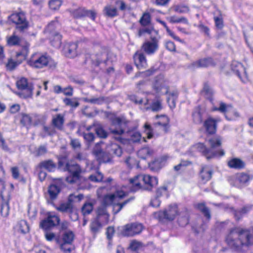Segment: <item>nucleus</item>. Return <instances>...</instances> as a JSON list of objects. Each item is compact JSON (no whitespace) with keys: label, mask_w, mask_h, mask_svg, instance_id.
Listing matches in <instances>:
<instances>
[{"label":"nucleus","mask_w":253,"mask_h":253,"mask_svg":"<svg viewBox=\"0 0 253 253\" xmlns=\"http://www.w3.org/2000/svg\"><path fill=\"white\" fill-rule=\"evenodd\" d=\"M229 247L235 252L241 253L253 246V228L236 227L231 230L226 238Z\"/></svg>","instance_id":"1"},{"label":"nucleus","mask_w":253,"mask_h":253,"mask_svg":"<svg viewBox=\"0 0 253 253\" xmlns=\"http://www.w3.org/2000/svg\"><path fill=\"white\" fill-rule=\"evenodd\" d=\"M207 141L210 145V148H207L203 143H199L194 145L192 148L201 153L208 160L224 155V150L220 148L222 138L220 136L208 138Z\"/></svg>","instance_id":"2"},{"label":"nucleus","mask_w":253,"mask_h":253,"mask_svg":"<svg viewBox=\"0 0 253 253\" xmlns=\"http://www.w3.org/2000/svg\"><path fill=\"white\" fill-rule=\"evenodd\" d=\"M63 169L70 173L66 178V181L68 183H77L80 185L81 188L84 189L90 188V184L88 180L81 175L82 169L79 165L66 163Z\"/></svg>","instance_id":"3"},{"label":"nucleus","mask_w":253,"mask_h":253,"mask_svg":"<svg viewBox=\"0 0 253 253\" xmlns=\"http://www.w3.org/2000/svg\"><path fill=\"white\" fill-rule=\"evenodd\" d=\"M129 183L136 190L143 188L150 190L153 186L158 184V180L156 177L151 176L149 175L140 174L136 176L133 178H130Z\"/></svg>","instance_id":"4"},{"label":"nucleus","mask_w":253,"mask_h":253,"mask_svg":"<svg viewBox=\"0 0 253 253\" xmlns=\"http://www.w3.org/2000/svg\"><path fill=\"white\" fill-rule=\"evenodd\" d=\"M27 64L34 68H42L48 67L50 69L55 68L56 64L49 56L33 54L27 61Z\"/></svg>","instance_id":"5"},{"label":"nucleus","mask_w":253,"mask_h":253,"mask_svg":"<svg viewBox=\"0 0 253 253\" xmlns=\"http://www.w3.org/2000/svg\"><path fill=\"white\" fill-rule=\"evenodd\" d=\"M75 235L71 230L65 231L60 236L58 235L56 239V243L59 245L60 250L65 253H70L74 247L73 242Z\"/></svg>","instance_id":"6"},{"label":"nucleus","mask_w":253,"mask_h":253,"mask_svg":"<svg viewBox=\"0 0 253 253\" xmlns=\"http://www.w3.org/2000/svg\"><path fill=\"white\" fill-rule=\"evenodd\" d=\"M6 42L9 46L19 45L21 47V50L16 53V58L20 57V56H24L25 58L26 56H28L30 44L27 41L14 34L12 36L7 37Z\"/></svg>","instance_id":"7"},{"label":"nucleus","mask_w":253,"mask_h":253,"mask_svg":"<svg viewBox=\"0 0 253 253\" xmlns=\"http://www.w3.org/2000/svg\"><path fill=\"white\" fill-rule=\"evenodd\" d=\"M150 37V41L145 42L141 46V49L148 55L153 54L159 48L161 37L159 34Z\"/></svg>","instance_id":"8"},{"label":"nucleus","mask_w":253,"mask_h":253,"mask_svg":"<svg viewBox=\"0 0 253 253\" xmlns=\"http://www.w3.org/2000/svg\"><path fill=\"white\" fill-rule=\"evenodd\" d=\"M9 20L16 25V29L23 32L29 27V23L23 12L13 13L9 16Z\"/></svg>","instance_id":"9"},{"label":"nucleus","mask_w":253,"mask_h":253,"mask_svg":"<svg viewBox=\"0 0 253 253\" xmlns=\"http://www.w3.org/2000/svg\"><path fill=\"white\" fill-rule=\"evenodd\" d=\"M60 219L58 216L48 213L47 217L40 222V226L45 231H48L59 224Z\"/></svg>","instance_id":"10"},{"label":"nucleus","mask_w":253,"mask_h":253,"mask_svg":"<svg viewBox=\"0 0 253 253\" xmlns=\"http://www.w3.org/2000/svg\"><path fill=\"white\" fill-rule=\"evenodd\" d=\"M143 227L141 224L132 223L123 226L121 234L124 236H133L140 233Z\"/></svg>","instance_id":"11"},{"label":"nucleus","mask_w":253,"mask_h":253,"mask_svg":"<svg viewBox=\"0 0 253 253\" xmlns=\"http://www.w3.org/2000/svg\"><path fill=\"white\" fill-rule=\"evenodd\" d=\"M177 214V207L176 205H173L169 206L167 210L156 213L155 216L160 220L164 219L173 220Z\"/></svg>","instance_id":"12"},{"label":"nucleus","mask_w":253,"mask_h":253,"mask_svg":"<svg viewBox=\"0 0 253 253\" xmlns=\"http://www.w3.org/2000/svg\"><path fill=\"white\" fill-rule=\"evenodd\" d=\"M16 85L19 89L22 91L20 93V95H23V97H31L32 96L33 88L31 86L28 85L27 79L22 78L17 81Z\"/></svg>","instance_id":"13"},{"label":"nucleus","mask_w":253,"mask_h":253,"mask_svg":"<svg viewBox=\"0 0 253 253\" xmlns=\"http://www.w3.org/2000/svg\"><path fill=\"white\" fill-rule=\"evenodd\" d=\"M126 196L125 192L123 191H117L115 193L105 195L103 199L102 203L107 207L113 205L118 199H122Z\"/></svg>","instance_id":"14"},{"label":"nucleus","mask_w":253,"mask_h":253,"mask_svg":"<svg viewBox=\"0 0 253 253\" xmlns=\"http://www.w3.org/2000/svg\"><path fill=\"white\" fill-rule=\"evenodd\" d=\"M251 177L250 175L244 172H241L234 175L231 181V184L238 187H241L249 182Z\"/></svg>","instance_id":"15"},{"label":"nucleus","mask_w":253,"mask_h":253,"mask_svg":"<svg viewBox=\"0 0 253 253\" xmlns=\"http://www.w3.org/2000/svg\"><path fill=\"white\" fill-rule=\"evenodd\" d=\"M72 14L74 18H79L85 16L90 17L93 20L96 17V13L93 10H88L83 7H80L72 12Z\"/></svg>","instance_id":"16"},{"label":"nucleus","mask_w":253,"mask_h":253,"mask_svg":"<svg viewBox=\"0 0 253 253\" xmlns=\"http://www.w3.org/2000/svg\"><path fill=\"white\" fill-rule=\"evenodd\" d=\"M77 43H67L63 48L64 54L69 58H74L77 55Z\"/></svg>","instance_id":"17"},{"label":"nucleus","mask_w":253,"mask_h":253,"mask_svg":"<svg viewBox=\"0 0 253 253\" xmlns=\"http://www.w3.org/2000/svg\"><path fill=\"white\" fill-rule=\"evenodd\" d=\"M73 202L74 197L73 196H69L67 202L60 204L56 208V209L62 212L72 213L73 211Z\"/></svg>","instance_id":"18"},{"label":"nucleus","mask_w":253,"mask_h":253,"mask_svg":"<svg viewBox=\"0 0 253 253\" xmlns=\"http://www.w3.org/2000/svg\"><path fill=\"white\" fill-rule=\"evenodd\" d=\"M56 168V164L51 159L41 162L36 167V169H45L48 172H53Z\"/></svg>","instance_id":"19"},{"label":"nucleus","mask_w":253,"mask_h":253,"mask_svg":"<svg viewBox=\"0 0 253 253\" xmlns=\"http://www.w3.org/2000/svg\"><path fill=\"white\" fill-rule=\"evenodd\" d=\"M205 114V111L204 109L200 106L195 108L192 115L193 122L196 124H202Z\"/></svg>","instance_id":"20"},{"label":"nucleus","mask_w":253,"mask_h":253,"mask_svg":"<svg viewBox=\"0 0 253 253\" xmlns=\"http://www.w3.org/2000/svg\"><path fill=\"white\" fill-rule=\"evenodd\" d=\"M135 64L139 69H145L147 67V60L143 53H136L134 56Z\"/></svg>","instance_id":"21"},{"label":"nucleus","mask_w":253,"mask_h":253,"mask_svg":"<svg viewBox=\"0 0 253 253\" xmlns=\"http://www.w3.org/2000/svg\"><path fill=\"white\" fill-rule=\"evenodd\" d=\"M204 126L207 133L209 134H212L215 133L216 130V123L214 119L211 118H208L205 121Z\"/></svg>","instance_id":"22"},{"label":"nucleus","mask_w":253,"mask_h":253,"mask_svg":"<svg viewBox=\"0 0 253 253\" xmlns=\"http://www.w3.org/2000/svg\"><path fill=\"white\" fill-rule=\"evenodd\" d=\"M122 121L119 118H116L112 121L113 126L116 127L118 126V128H110V130L111 133L114 134L120 135L124 133L125 130L122 127Z\"/></svg>","instance_id":"23"},{"label":"nucleus","mask_w":253,"mask_h":253,"mask_svg":"<svg viewBox=\"0 0 253 253\" xmlns=\"http://www.w3.org/2000/svg\"><path fill=\"white\" fill-rule=\"evenodd\" d=\"M100 143H96L92 150L93 154L100 163L105 162L104 158L106 155L105 153L100 146Z\"/></svg>","instance_id":"24"},{"label":"nucleus","mask_w":253,"mask_h":253,"mask_svg":"<svg viewBox=\"0 0 253 253\" xmlns=\"http://www.w3.org/2000/svg\"><path fill=\"white\" fill-rule=\"evenodd\" d=\"M228 166L231 169H241L245 168V163L240 159L234 158L231 159L227 163Z\"/></svg>","instance_id":"25"},{"label":"nucleus","mask_w":253,"mask_h":253,"mask_svg":"<svg viewBox=\"0 0 253 253\" xmlns=\"http://www.w3.org/2000/svg\"><path fill=\"white\" fill-rule=\"evenodd\" d=\"M208 222L207 219L205 221L203 220L198 221L192 226L194 232L197 234L204 232L208 227Z\"/></svg>","instance_id":"26"},{"label":"nucleus","mask_w":253,"mask_h":253,"mask_svg":"<svg viewBox=\"0 0 253 253\" xmlns=\"http://www.w3.org/2000/svg\"><path fill=\"white\" fill-rule=\"evenodd\" d=\"M21 58L18 59L16 58V60H14L11 58L8 59L7 63L6 64V67L7 70L9 71H12L14 70L19 65L21 64L23 61L26 59L27 56L25 58L24 56H20Z\"/></svg>","instance_id":"27"},{"label":"nucleus","mask_w":253,"mask_h":253,"mask_svg":"<svg viewBox=\"0 0 253 253\" xmlns=\"http://www.w3.org/2000/svg\"><path fill=\"white\" fill-rule=\"evenodd\" d=\"M165 80L163 75H159L155 78L153 86L157 92H159L165 87Z\"/></svg>","instance_id":"28"},{"label":"nucleus","mask_w":253,"mask_h":253,"mask_svg":"<svg viewBox=\"0 0 253 253\" xmlns=\"http://www.w3.org/2000/svg\"><path fill=\"white\" fill-rule=\"evenodd\" d=\"M156 118H161V119L159 122L155 124L156 126H159L162 127L163 130L165 132H167L168 131V129L169 127V119L168 117L165 115H161L159 116L157 115L156 116Z\"/></svg>","instance_id":"29"},{"label":"nucleus","mask_w":253,"mask_h":253,"mask_svg":"<svg viewBox=\"0 0 253 253\" xmlns=\"http://www.w3.org/2000/svg\"><path fill=\"white\" fill-rule=\"evenodd\" d=\"M133 199V197H130L122 203L119 202L118 201L119 199H118L112 205L113 213L115 214H117L122 210L125 206Z\"/></svg>","instance_id":"30"},{"label":"nucleus","mask_w":253,"mask_h":253,"mask_svg":"<svg viewBox=\"0 0 253 253\" xmlns=\"http://www.w3.org/2000/svg\"><path fill=\"white\" fill-rule=\"evenodd\" d=\"M194 65L197 67H208L211 66H214L215 63L213 59L211 57L201 59L194 63Z\"/></svg>","instance_id":"31"},{"label":"nucleus","mask_w":253,"mask_h":253,"mask_svg":"<svg viewBox=\"0 0 253 253\" xmlns=\"http://www.w3.org/2000/svg\"><path fill=\"white\" fill-rule=\"evenodd\" d=\"M212 170L207 168H203L201 170L200 176L201 181L205 183L210 180L212 176Z\"/></svg>","instance_id":"32"},{"label":"nucleus","mask_w":253,"mask_h":253,"mask_svg":"<svg viewBox=\"0 0 253 253\" xmlns=\"http://www.w3.org/2000/svg\"><path fill=\"white\" fill-rule=\"evenodd\" d=\"M232 70L235 73V74L241 78V74L242 73L244 74L246 73L245 68L243 65L238 62L233 61L231 64Z\"/></svg>","instance_id":"33"},{"label":"nucleus","mask_w":253,"mask_h":253,"mask_svg":"<svg viewBox=\"0 0 253 253\" xmlns=\"http://www.w3.org/2000/svg\"><path fill=\"white\" fill-rule=\"evenodd\" d=\"M196 207L204 214L207 221H209L211 218V211L205 203H198L196 205Z\"/></svg>","instance_id":"34"},{"label":"nucleus","mask_w":253,"mask_h":253,"mask_svg":"<svg viewBox=\"0 0 253 253\" xmlns=\"http://www.w3.org/2000/svg\"><path fill=\"white\" fill-rule=\"evenodd\" d=\"M52 125L59 130H63L64 123V117L61 114H58L52 119Z\"/></svg>","instance_id":"35"},{"label":"nucleus","mask_w":253,"mask_h":253,"mask_svg":"<svg viewBox=\"0 0 253 253\" xmlns=\"http://www.w3.org/2000/svg\"><path fill=\"white\" fill-rule=\"evenodd\" d=\"M202 93L207 99L210 100V101H212L213 100L212 96L214 92L211 87L207 83H205L204 84Z\"/></svg>","instance_id":"36"},{"label":"nucleus","mask_w":253,"mask_h":253,"mask_svg":"<svg viewBox=\"0 0 253 253\" xmlns=\"http://www.w3.org/2000/svg\"><path fill=\"white\" fill-rule=\"evenodd\" d=\"M60 192V188L55 184L50 185L48 189V193L50 200H54L57 198V195Z\"/></svg>","instance_id":"37"},{"label":"nucleus","mask_w":253,"mask_h":253,"mask_svg":"<svg viewBox=\"0 0 253 253\" xmlns=\"http://www.w3.org/2000/svg\"><path fill=\"white\" fill-rule=\"evenodd\" d=\"M102 228V224L98 217L93 219L90 224V229L91 232L95 234L98 233Z\"/></svg>","instance_id":"38"},{"label":"nucleus","mask_w":253,"mask_h":253,"mask_svg":"<svg viewBox=\"0 0 253 253\" xmlns=\"http://www.w3.org/2000/svg\"><path fill=\"white\" fill-rule=\"evenodd\" d=\"M62 36L58 33H54L52 34V37L51 38V45L56 47L59 48L62 43Z\"/></svg>","instance_id":"39"},{"label":"nucleus","mask_w":253,"mask_h":253,"mask_svg":"<svg viewBox=\"0 0 253 253\" xmlns=\"http://www.w3.org/2000/svg\"><path fill=\"white\" fill-rule=\"evenodd\" d=\"M103 12L104 15L109 17H114L117 15V9L110 5L105 6Z\"/></svg>","instance_id":"40"},{"label":"nucleus","mask_w":253,"mask_h":253,"mask_svg":"<svg viewBox=\"0 0 253 253\" xmlns=\"http://www.w3.org/2000/svg\"><path fill=\"white\" fill-rule=\"evenodd\" d=\"M189 214L187 209L179 217L178 222L181 226H185L189 223Z\"/></svg>","instance_id":"41"},{"label":"nucleus","mask_w":253,"mask_h":253,"mask_svg":"<svg viewBox=\"0 0 253 253\" xmlns=\"http://www.w3.org/2000/svg\"><path fill=\"white\" fill-rule=\"evenodd\" d=\"M84 101L85 102L90 103L94 104L100 105L106 101V98L103 96L99 97L84 98Z\"/></svg>","instance_id":"42"},{"label":"nucleus","mask_w":253,"mask_h":253,"mask_svg":"<svg viewBox=\"0 0 253 253\" xmlns=\"http://www.w3.org/2000/svg\"><path fill=\"white\" fill-rule=\"evenodd\" d=\"M96 56V62L97 66H98L101 63H104L106 65L107 64V62L108 60V54L105 51H104L100 53H97Z\"/></svg>","instance_id":"43"},{"label":"nucleus","mask_w":253,"mask_h":253,"mask_svg":"<svg viewBox=\"0 0 253 253\" xmlns=\"http://www.w3.org/2000/svg\"><path fill=\"white\" fill-rule=\"evenodd\" d=\"M152 151L148 147H144L138 152V156L142 159H146L148 156H150L152 153Z\"/></svg>","instance_id":"44"},{"label":"nucleus","mask_w":253,"mask_h":253,"mask_svg":"<svg viewBox=\"0 0 253 253\" xmlns=\"http://www.w3.org/2000/svg\"><path fill=\"white\" fill-rule=\"evenodd\" d=\"M63 102L66 106H69L72 108H76L80 105V103L77 98H65L64 99Z\"/></svg>","instance_id":"45"},{"label":"nucleus","mask_w":253,"mask_h":253,"mask_svg":"<svg viewBox=\"0 0 253 253\" xmlns=\"http://www.w3.org/2000/svg\"><path fill=\"white\" fill-rule=\"evenodd\" d=\"M95 131L99 137L106 138L108 136V132L100 125L95 126Z\"/></svg>","instance_id":"46"},{"label":"nucleus","mask_w":253,"mask_h":253,"mask_svg":"<svg viewBox=\"0 0 253 253\" xmlns=\"http://www.w3.org/2000/svg\"><path fill=\"white\" fill-rule=\"evenodd\" d=\"M244 35L246 42L252 48V50L253 52V28H252L251 31L247 34L244 32Z\"/></svg>","instance_id":"47"},{"label":"nucleus","mask_w":253,"mask_h":253,"mask_svg":"<svg viewBox=\"0 0 253 253\" xmlns=\"http://www.w3.org/2000/svg\"><path fill=\"white\" fill-rule=\"evenodd\" d=\"M151 22V15L149 13L145 12L139 20V23L143 26H146Z\"/></svg>","instance_id":"48"},{"label":"nucleus","mask_w":253,"mask_h":253,"mask_svg":"<svg viewBox=\"0 0 253 253\" xmlns=\"http://www.w3.org/2000/svg\"><path fill=\"white\" fill-rule=\"evenodd\" d=\"M93 210V204L91 203L84 204L82 208V212L84 215L90 214Z\"/></svg>","instance_id":"49"},{"label":"nucleus","mask_w":253,"mask_h":253,"mask_svg":"<svg viewBox=\"0 0 253 253\" xmlns=\"http://www.w3.org/2000/svg\"><path fill=\"white\" fill-rule=\"evenodd\" d=\"M157 21L161 23L163 26L166 28L167 32L174 39L176 40V41L182 42L181 40L178 37L174 35L173 33L169 28V27L167 26L166 23L164 22V21H162L160 19H157Z\"/></svg>","instance_id":"50"},{"label":"nucleus","mask_w":253,"mask_h":253,"mask_svg":"<svg viewBox=\"0 0 253 253\" xmlns=\"http://www.w3.org/2000/svg\"><path fill=\"white\" fill-rule=\"evenodd\" d=\"M103 178V174L99 171H97L96 174L90 175L89 176V179L91 181L96 182H99L102 181Z\"/></svg>","instance_id":"51"},{"label":"nucleus","mask_w":253,"mask_h":253,"mask_svg":"<svg viewBox=\"0 0 253 253\" xmlns=\"http://www.w3.org/2000/svg\"><path fill=\"white\" fill-rule=\"evenodd\" d=\"M168 19L170 23H172L183 22L185 24H188L187 19L184 17L177 18L175 16H172L169 17Z\"/></svg>","instance_id":"52"},{"label":"nucleus","mask_w":253,"mask_h":253,"mask_svg":"<svg viewBox=\"0 0 253 253\" xmlns=\"http://www.w3.org/2000/svg\"><path fill=\"white\" fill-rule=\"evenodd\" d=\"M177 93L172 92L170 93V96L168 98V102L170 108H174L175 106V101L177 98Z\"/></svg>","instance_id":"53"},{"label":"nucleus","mask_w":253,"mask_h":253,"mask_svg":"<svg viewBox=\"0 0 253 253\" xmlns=\"http://www.w3.org/2000/svg\"><path fill=\"white\" fill-rule=\"evenodd\" d=\"M0 213L2 216L6 217L9 213V206L7 202L2 203L0 205Z\"/></svg>","instance_id":"54"},{"label":"nucleus","mask_w":253,"mask_h":253,"mask_svg":"<svg viewBox=\"0 0 253 253\" xmlns=\"http://www.w3.org/2000/svg\"><path fill=\"white\" fill-rule=\"evenodd\" d=\"M49 7L53 10L58 9L62 4L60 0H51L48 2Z\"/></svg>","instance_id":"55"},{"label":"nucleus","mask_w":253,"mask_h":253,"mask_svg":"<svg viewBox=\"0 0 253 253\" xmlns=\"http://www.w3.org/2000/svg\"><path fill=\"white\" fill-rule=\"evenodd\" d=\"M22 118L20 122L23 126L29 125L32 123V119L31 117L26 114H22Z\"/></svg>","instance_id":"56"},{"label":"nucleus","mask_w":253,"mask_h":253,"mask_svg":"<svg viewBox=\"0 0 253 253\" xmlns=\"http://www.w3.org/2000/svg\"><path fill=\"white\" fill-rule=\"evenodd\" d=\"M58 26V23L57 21H53L51 22L46 27V31L47 32L52 33H56L54 32L55 28Z\"/></svg>","instance_id":"57"},{"label":"nucleus","mask_w":253,"mask_h":253,"mask_svg":"<svg viewBox=\"0 0 253 253\" xmlns=\"http://www.w3.org/2000/svg\"><path fill=\"white\" fill-rule=\"evenodd\" d=\"M72 148L74 150H78L81 148V143L78 139L76 138H71V141L70 143Z\"/></svg>","instance_id":"58"},{"label":"nucleus","mask_w":253,"mask_h":253,"mask_svg":"<svg viewBox=\"0 0 253 253\" xmlns=\"http://www.w3.org/2000/svg\"><path fill=\"white\" fill-rule=\"evenodd\" d=\"M151 110L153 111L157 112L162 109L161 101L159 100L153 102L151 105Z\"/></svg>","instance_id":"59"},{"label":"nucleus","mask_w":253,"mask_h":253,"mask_svg":"<svg viewBox=\"0 0 253 253\" xmlns=\"http://www.w3.org/2000/svg\"><path fill=\"white\" fill-rule=\"evenodd\" d=\"M19 227L22 233H25L29 230V227L25 220H21L19 223Z\"/></svg>","instance_id":"60"},{"label":"nucleus","mask_w":253,"mask_h":253,"mask_svg":"<svg viewBox=\"0 0 253 253\" xmlns=\"http://www.w3.org/2000/svg\"><path fill=\"white\" fill-rule=\"evenodd\" d=\"M228 209L233 214L236 220L238 221L242 218L243 214L240 210H236L233 207H230Z\"/></svg>","instance_id":"61"},{"label":"nucleus","mask_w":253,"mask_h":253,"mask_svg":"<svg viewBox=\"0 0 253 253\" xmlns=\"http://www.w3.org/2000/svg\"><path fill=\"white\" fill-rule=\"evenodd\" d=\"M174 11L179 13H185L189 11V8L185 5H176L174 7Z\"/></svg>","instance_id":"62"},{"label":"nucleus","mask_w":253,"mask_h":253,"mask_svg":"<svg viewBox=\"0 0 253 253\" xmlns=\"http://www.w3.org/2000/svg\"><path fill=\"white\" fill-rule=\"evenodd\" d=\"M83 136L84 140L88 143L92 142L95 138L94 134L93 133H83Z\"/></svg>","instance_id":"63"},{"label":"nucleus","mask_w":253,"mask_h":253,"mask_svg":"<svg viewBox=\"0 0 253 253\" xmlns=\"http://www.w3.org/2000/svg\"><path fill=\"white\" fill-rule=\"evenodd\" d=\"M44 236L45 239L49 242H51L53 240H55L56 242V239L57 238V236L55 233L48 231H45Z\"/></svg>","instance_id":"64"}]
</instances>
